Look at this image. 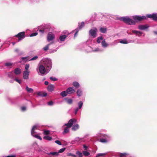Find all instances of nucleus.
Segmentation results:
<instances>
[{
	"label": "nucleus",
	"mask_w": 157,
	"mask_h": 157,
	"mask_svg": "<svg viewBox=\"0 0 157 157\" xmlns=\"http://www.w3.org/2000/svg\"><path fill=\"white\" fill-rule=\"evenodd\" d=\"M13 72L12 71L11 72L9 73L8 74V75L10 77L12 78L13 77Z\"/></svg>",
	"instance_id": "obj_40"
},
{
	"label": "nucleus",
	"mask_w": 157,
	"mask_h": 157,
	"mask_svg": "<svg viewBox=\"0 0 157 157\" xmlns=\"http://www.w3.org/2000/svg\"><path fill=\"white\" fill-rule=\"evenodd\" d=\"M79 128V125L77 124H75L72 127V129L74 131H75L78 129Z\"/></svg>",
	"instance_id": "obj_17"
},
{
	"label": "nucleus",
	"mask_w": 157,
	"mask_h": 157,
	"mask_svg": "<svg viewBox=\"0 0 157 157\" xmlns=\"http://www.w3.org/2000/svg\"><path fill=\"white\" fill-rule=\"evenodd\" d=\"M77 95L78 96H80L82 95V91L80 89H78L77 92Z\"/></svg>",
	"instance_id": "obj_31"
},
{
	"label": "nucleus",
	"mask_w": 157,
	"mask_h": 157,
	"mask_svg": "<svg viewBox=\"0 0 157 157\" xmlns=\"http://www.w3.org/2000/svg\"><path fill=\"white\" fill-rule=\"evenodd\" d=\"M19 50L18 49H16L15 50V51L16 52H18V51H19Z\"/></svg>",
	"instance_id": "obj_59"
},
{
	"label": "nucleus",
	"mask_w": 157,
	"mask_h": 157,
	"mask_svg": "<svg viewBox=\"0 0 157 157\" xmlns=\"http://www.w3.org/2000/svg\"><path fill=\"white\" fill-rule=\"evenodd\" d=\"M38 95L39 96H42V97H44L46 96L47 95V94L46 93H44L43 94L39 92L38 93Z\"/></svg>",
	"instance_id": "obj_36"
},
{
	"label": "nucleus",
	"mask_w": 157,
	"mask_h": 157,
	"mask_svg": "<svg viewBox=\"0 0 157 157\" xmlns=\"http://www.w3.org/2000/svg\"><path fill=\"white\" fill-rule=\"evenodd\" d=\"M65 150V148H62L60 149L59 150V151L58 152H59V153L63 152Z\"/></svg>",
	"instance_id": "obj_49"
},
{
	"label": "nucleus",
	"mask_w": 157,
	"mask_h": 157,
	"mask_svg": "<svg viewBox=\"0 0 157 157\" xmlns=\"http://www.w3.org/2000/svg\"><path fill=\"white\" fill-rule=\"evenodd\" d=\"M15 80L16 81V82H17L18 83H19L20 84H21V81L20 80H19L17 79H16V78L15 79Z\"/></svg>",
	"instance_id": "obj_52"
},
{
	"label": "nucleus",
	"mask_w": 157,
	"mask_h": 157,
	"mask_svg": "<svg viewBox=\"0 0 157 157\" xmlns=\"http://www.w3.org/2000/svg\"><path fill=\"white\" fill-rule=\"evenodd\" d=\"M50 44H49L46 46L45 47H44L43 48V49L44 51H47L49 48V45H50Z\"/></svg>",
	"instance_id": "obj_35"
},
{
	"label": "nucleus",
	"mask_w": 157,
	"mask_h": 157,
	"mask_svg": "<svg viewBox=\"0 0 157 157\" xmlns=\"http://www.w3.org/2000/svg\"><path fill=\"white\" fill-rule=\"evenodd\" d=\"M100 31L103 33H105L106 32V29L105 28H101L100 29Z\"/></svg>",
	"instance_id": "obj_28"
},
{
	"label": "nucleus",
	"mask_w": 157,
	"mask_h": 157,
	"mask_svg": "<svg viewBox=\"0 0 157 157\" xmlns=\"http://www.w3.org/2000/svg\"><path fill=\"white\" fill-rule=\"evenodd\" d=\"M38 58L37 56H35L31 59H29V57H23L21 58L22 60L24 62H26L27 61L34 60Z\"/></svg>",
	"instance_id": "obj_5"
},
{
	"label": "nucleus",
	"mask_w": 157,
	"mask_h": 157,
	"mask_svg": "<svg viewBox=\"0 0 157 157\" xmlns=\"http://www.w3.org/2000/svg\"><path fill=\"white\" fill-rule=\"evenodd\" d=\"M75 140L77 141H79L80 142H81L82 141V139H80L78 137L76 138Z\"/></svg>",
	"instance_id": "obj_47"
},
{
	"label": "nucleus",
	"mask_w": 157,
	"mask_h": 157,
	"mask_svg": "<svg viewBox=\"0 0 157 157\" xmlns=\"http://www.w3.org/2000/svg\"><path fill=\"white\" fill-rule=\"evenodd\" d=\"M45 26H42L40 27V28L41 29H38V30H39V32L41 33H43L45 31Z\"/></svg>",
	"instance_id": "obj_15"
},
{
	"label": "nucleus",
	"mask_w": 157,
	"mask_h": 157,
	"mask_svg": "<svg viewBox=\"0 0 157 157\" xmlns=\"http://www.w3.org/2000/svg\"><path fill=\"white\" fill-rule=\"evenodd\" d=\"M29 71H25L23 72V78L24 79H27L29 78Z\"/></svg>",
	"instance_id": "obj_12"
},
{
	"label": "nucleus",
	"mask_w": 157,
	"mask_h": 157,
	"mask_svg": "<svg viewBox=\"0 0 157 157\" xmlns=\"http://www.w3.org/2000/svg\"><path fill=\"white\" fill-rule=\"evenodd\" d=\"M73 86L76 88H78L79 87V83L77 82H75L73 83Z\"/></svg>",
	"instance_id": "obj_24"
},
{
	"label": "nucleus",
	"mask_w": 157,
	"mask_h": 157,
	"mask_svg": "<svg viewBox=\"0 0 157 157\" xmlns=\"http://www.w3.org/2000/svg\"><path fill=\"white\" fill-rule=\"evenodd\" d=\"M120 43L124 44H126L129 43V42L125 39H124L121 40L120 42Z\"/></svg>",
	"instance_id": "obj_27"
},
{
	"label": "nucleus",
	"mask_w": 157,
	"mask_h": 157,
	"mask_svg": "<svg viewBox=\"0 0 157 157\" xmlns=\"http://www.w3.org/2000/svg\"><path fill=\"white\" fill-rule=\"evenodd\" d=\"M50 133V131L49 130H44V134L46 135H48Z\"/></svg>",
	"instance_id": "obj_37"
},
{
	"label": "nucleus",
	"mask_w": 157,
	"mask_h": 157,
	"mask_svg": "<svg viewBox=\"0 0 157 157\" xmlns=\"http://www.w3.org/2000/svg\"><path fill=\"white\" fill-rule=\"evenodd\" d=\"M149 27L147 25H140L138 26V28L140 30L145 29Z\"/></svg>",
	"instance_id": "obj_13"
},
{
	"label": "nucleus",
	"mask_w": 157,
	"mask_h": 157,
	"mask_svg": "<svg viewBox=\"0 0 157 157\" xmlns=\"http://www.w3.org/2000/svg\"><path fill=\"white\" fill-rule=\"evenodd\" d=\"M99 51H100L99 49L98 48H97L96 49H95L94 50V51H95V52Z\"/></svg>",
	"instance_id": "obj_56"
},
{
	"label": "nucleus",
	"mask_w": 157,
	"mask_h": 157,
	"mask_svg": "<svg viewBox=\"0 0 157 157\" xmlns=\"http://www.w3.org/2000/svg\"><path fill=\"white\" fill-rule=\"evenodd\" d=\"M67 101V103L69 104H71L73 102V100L71 99H66Z\"/></svg>",
	"instance_id": "obj_34"
},
{
	"label": "nucleus",
	"mask_w": 157,
	"mask_h": 157,
	"mask_svg": "<svg viewBox=\"0 0 157 157\" xmlns=\"http://www.w3.org/2000/svg\"><path fill=\"white\" fill-rule=\"evenodd\" d=\"M29 64H26L25 66V69L26 70L25 71H29L28 69L29 67Z\"/></svg>",
	"instance_id": "obj_43"
},
{
	"label": "nucleus",
	"mask_w": 157,
	"mask_h": 157,
	"mask_svg": "<svg viewBox=\"0 0 157 157\" xmlns=\"http://www.w3.org/2000/svg\"><path fill=\"white\" fill-rule=\"evenodd\" d=\"M55 142L57 144H58L61 145H62V144L60 142V141L59 140H56L55 141Z\"/></svg>",
	"instance_id": "obj_48"
},
{
	"label": "nucleus",
	"mask_w": 157,
	"mask_h": 157,
	"mask_svg": "<svg viewBox=\"0 0 157 157\" xmlns=\"http://www.w3.org/2000/svg\"><path fill=\"white\" fill-rule=\"evenodd\" d=\"M44 84L45 85H48V82L47 81H45L44 82Z\"/></svg>",
	"instance_id": "obj_57"
},
{
	"label": "nucleus",
	"mask_w": 157,
	"mask_h": 157,
	"mask_svg": "<svg viewBox=\"0 0 157 157\" xmlns=\"http://www.w3.org/2000/svg\"><path fill=\"white\" fill-rule=\"evenodd\" d=\"M12 64L10 62L6 63H5V66L7 67H10L12 65Z\"/></svg>",
	"instance_id": "obj_41"
},
{
	"label": "nucleus",
	"mask_w": 157,
	"mask_h": 157,
	"mask_svg": "<svg viewBox=\"0 0 157 157\" xmlns=\"http://www.w3.org/2000/svg\"><path fill=\"white\" fill-rule=\"evenodd\" d=\"M119 42L117 40H115L114 42H113V44H117V43H119Z\"/></svg>",
	"instance_id": "obj_55"
},
{
	"label": "nucleus",
	"mask_w": 157,
	"mask_h": 157,
	"mask_svg": "<svg viewBox=\"0 0 157 157\" xmlns=\"http://www.w3.org/2000/svg\"><path fill=\"white\" fill-rule=\"evenodd\" d=\"M133 18L135 21H141L146 19V17L144 16H134L133 17Z\"/></svg>",
	"instance_id": "obj_4"
},
{
	"label": "nucleus",
	"mask_w": 157,
	"mask_h": 157,
	"mask_svg": "<svg viewBox=\"0 0 157 157\" xmlns=\"http://www.w3.org/2000/svg\"><path fill=\"white\" fill-rule=\"evenodd\" d=\"M37 125H34L33 127L31 132V135L39 139L40 140H41L42 138L41 137L36 134V132L34 131L37 128Z\"/></svg>",
	"instance_id": "obj_3"
},
{
	"label": "nucleus",
	"mask_w": 157,
	"mask_h": 157,
	"mask_svg": "<svg viewBox=\"0 0 157 157\" xmlns=\"http://www.w3.org/2000/svg\"><path fill=\"white\" fill-rule=\"evenodd\" d=\"M52 63L51 60L48 58H44L41 61V64L38 65L40 75L46 74L52 68Z\"/></svg>",
	"instance_id": "obj_1"
},
{
	"label": "nucleus",
	"mask_w": 157,
	"mask_h": 157,
	"mask_svg": "<svg viewBox=\"0 0 157 157\" xmlns=\"http://www.w3.org/2000/svg\"><path fill=\"white\" fill-rule=\"evenodd\" d=\"M48 104L49 105H52L53 104V102L52 101H51L48 102Z\"/></svg>",
	"instance_id": "obj_50"
},
{
	"label": "nucleus",
	"mask_w": 157,
	"mask_h": 157,
	"mask_svg": "<svg viewBox=\"0 0 157 157\" xmlns=\"http://www.w3.org/2000/svg\"><path fill=\"white\" fill-rule=\"evenodd\" d=\"M79 109L78 108H77L75 109V114H76L77 113Z\"/></svg>",
	"instance_id": "obj_54"
},
{
	"label": "nucleus",
	"mask_w": 157,
	"mask_h": 157,
	"mask_svg": "<svg viewBox=\"0 0 157 157\" xmlns=\"http://www.w3.org/2000/svg\"><path fill=\"white\" fill-rule=\"evenodd\" d=\"M84 23L83 22H82L81 23V25H79V28H76L75 30H73L72 32H74L75 31V33L74 37H75L77 35V33L79 31V29H81L82 27L84 26Z\"/></svg>",
	"instance_id": "obj_9"
},
{
	"label": "nucleus",
	"mask_w": 157,
	"mask_h": 157,
	"mask_svg": "<svg viewBox=\"0 0 157 157\" xmlns=\"http://www.w3.org/2000/svg\"><path fill=\"white\" fill-rule=\"evenodd\" d=\"M83 154L85 156H87L90 155V153L86 151H83Z\"/></svg>",
	"instance_id": "obj_32"
},
{
	"label": "nucleus",
	"mask_w": 157,
	"mask_h": 157,
	"mask_svg": "<svg viewBox=\"0 0 157 157\" xmlns=\"http://www.w3.org/2000/svg\"><path fill=\"white\" fill-rule=\"evenodd\" d=\"M146 17L148 18H152L154 20H157V14L156 13L147 14Z\"/></svg>",
	"instance_id": "obj_10"
},
{
	"label": "nucleus",
	"mask_w": 157,
	"mask_h": 157,
	"mask_svg": "<svg viewBox=\"0 0 157 157\" xmlns=\"http://www.w3.org/2000/svg\"><path fill=\"white\" fill-rule=\"evenodd\" d=\"M119 20L123 21L125 23L128 25H133L135 24V21L132 20L128 17H121L119 18Z\"/></svg>",
	"instance_id": "obj_2"
},
{
	"label": "nucleus",
	"mask_w": 157,
	"mask_h": 157,
	"mask_svg": "<svg viewBox=\"0 0 157 157\" xmlns=\"http://www.w3.org/2000/svg\"><path fill=\"white\" fill-rule=\"evenodd\" d=\"M132 32L133 33H134L136 34H137L139 33L140 35L141 34V33L140 31H136V30H133Z\"/></svg>",
	"instance_id": "obj_42"
},
{
	"label": "nucleus",
	"mask_w": 157,
	"mask_h": 157,
	"mask_svg": "<svg viewBox=\"0 0 157 157\" xmlns=\"http://www.w3.org/2000/svg\"><path fill=\"white\" fill-rule=\"evenodd\" d=\"M154 33L155 34H156V35H157V31H154Z\"/></svg>",
	"instance_id": "obj_60"
},
{
	"label": "nucleus",
	"mask_w": 157,
	"mask_h": 157,
	"mask_svg": "<svg viewBox=\"0 0 157 157\" xmlns=\"http://www.w3.org/2000/svg\"><path fill=\"white\" fill-rule=\"evenodd\" d=\"M83 147L85 149H87L88 148V147L87 146L85 145H83Z\"/></svg>",
	"instance_id": "obj_58"
},
{
	"label": "nucleus",
	"mask_w": 157,
	"mask_h": 157,
	"mask_svg": "<svg viewBox=\"0 0 157 157\" xmlns=\"http://www.w3.org/2000/svg\"><path fill=\"white\" fill-rule=\"evenodd\" d=\"M67 126V127L65 128L64 129V131L63 132V134L68 132L69 130V128H71L69 127L68 126Z\"/></svg>",
	"instance_id": "obj_19"
},
{
	"label": "nucleus",
	"mask_w": 157,
	"mask_h": 157,
	"mask_svg": "<svg viewBox=\"0 0 157 157\" xmlns=\"http://www.w3.org/2000/svg\"><path fill=\"white\" fill-rule=\"evenodd\" d=\"M106 154V153H98L97 154L96 157H99L105 155Z\"/></svg>",
	"instance_id": "obj_30"
},
{
	"label": "nucleus",
	"mask_w": 157,
	"mask_h": 157,
	"mask_svg": "<svg viewBox=\"0 0 157 157\" xmlns=\"http://www.w3.org/2000/svg\"><path fill=\"white\" fill-rule=\"evenodd\" d=\"M25 89L28 92L30 93H33V89L32 88H29L28 86H26Z\"/></svg>",
	"instance_id": "obj_21"
},
{
	"label": "nucleus",
	"mask_w": 157,
	"mask_h": 157,
	"mask_svg": "<svg viewBox=\"0 0 157 157\" xmlns=\"http://www.w3.org/2000/svg\"><path fill=\"white\" fill-rule=\"evenodd\" d=\"M67 94L68 93L66 90V91H62L61 92L60 94L62 97H64L66 96L67 95Z\"/></svg>",
	"instance_id": "obj_25"
},
{
	"label": "nucleus",
	"mask_w": 157,
	"mask_h": 157,
	"mask_svg": "<svg viewBox=\"0 0 157 157\" xmlns=\"http://www.w3.org/2000/svg\"><path fill=\"white\" fill-rule=\"evenodd\" d=\"M76 154L78 155L79 157H82V154L81 152L78 151H77Z\"/></svg>",
	"instance_id": "obj_44"
},
{
	"label": "nucleus",
	"mask_w": 157,
	"mask_h": 157,
	"mask_svg": "<svg viewBox=\"0 0 157 157\" xmlns=\"http://www.w3.org/2000/svg\"><path fill=\"white\" fill-rule=\"evenodd\" d=\"M43 138L44 139L48 141H51L52 140V138L49 136H44Z\"/></svg>",
	"instance_id": "obj_26"
},
{
	"label": "nucleus",
	"mask_w": 157,
	"mask_h": 157,
	"mask_svg": "<svg viewBox=\"0 0 157 157\" xmlns=\"http://www.w3.org/2000/svg\"><path fill=\"white\" fill-rule=\"evenodd\" d=\"M97 30L96 28H94L91 29L89 31V33L90 35L93 37H95L96 36V32Z\"/></svg>",
	"instance_id": "obj_8"
},
{
	"label": "nucleus",
	"mask_w": 157,
	"mask_h": 157,
	"mask_svg": "<svg viewBox=\"0 0 157 157\" xmlns=\"http://www.w3.org/2000/svg\"><path fill=\"white\" fill-rule=\"evenodd\" d=\"M99 141L100 142L102 143H106L107 142V141L105 139H100Z\"/></svg>",
	"instance_id": "obj_39"
},
{
	"label": "nucleus",
	"mask_w": 157,
	"mask_h": 157,
	"mask_svg": "<svg viewBox=\"0 0 157 157\" xmlns=\"http://www.w3.org/2000/svg\"><path fill=\"white\" fill-rule=\"evenodd\" d=\"M12 44H13V45H14L15 44V43L14 42H13L12 43Z\"/></svg>",
	"instance_id": "obj_61"
},
{
	"label": "nucleus",
	"mask_w": 157,
	"mask_h": 157,
	"mask_svg": "<svg viewBox=\"0 0 157 157\" xmlns=\"http://www.w3.org/2000/svg\"><path fill=\"white\" fill-rule=\"evenodd\" d=\"M21 108V110L22 111H24L26 109V108L25 107V106L22 107Z\"/></svg>",
	"instance_id": "obj_51"
},
{
	"label": "nucleus",
	"mask_w": 157,
	"mask_h": 157,
	"mask_svg": "<svg viewBox=\"0 0 157 157\" xmlns=\"http://www.w3.org/2000/svg\"><path fill=\"white\" fill-rule=\"evenodd\" d=\"M50 79L52 81H56L57 80V79L56 78L51 77L50 78Z\"/></svg>",
	"instance_id": "obj_46"
},
{
	"label": "nucleus",
	"mask_w": 157,
	"mask_h": 157,
	"mask_svg": "<svg viewBox=\"0 0 157 157\" xmlns=\"http://www.w3.org/2000/svg\"><path fill=\"white\" fill-rule=\"evenodd\" d=\"M76 121L75 119L74 118L70 119L68 121V123L67 124H64V126H68L69 127H71L73 125L74 123L76 122Z\"/></svg>",
	"instance_id": "obj_6"
},
{
	"label": "nucleus",
	"mask_w": 157,
	"mask_h": 157,
	"mask_svg": "<svg viewBox=\"0 0 157 157\" xmlns=\"http://www.w3.org/2000/svg\"><path fill=\"white\" fill-rule=\"evenodd\" d=\"M83 105V102L82 101H80L78 103V108L79 109H80L81 108Z\"/></svg>",
	"instance_id": "obj_29"
},
{
	"label": "nucleus",
	"mask_w": 157,
	"mask_h": 157,
	"mask_svg": "<svg viewBox=\"0 0 157 157\" xmlns=\"http://www.w3.org/2000/svg\"><path fill=\"white\" fill-rule=\"evenodd\" d=\"M68 94H71L75 92V90L72 87H69L66 90Z\"/></svg>",
	"instance_id": "obj_14"
},
{
	"label": "nucleus",
	"mask_w": 157,
	"mask_h": 157,
	"mask_svg": "<svg viewBox=\"0 0 157 157\" xmlns=\"http://www.w3.org/2000/svg\"><path fill=\"white\" fill-rule=\"evenodd\" d=\"M127 155V154L126 153H118V157H124Z\"/></svg>",
	"instance_id": "obj_23"
},
{
	"label": "nucleus",
	"mask_w": 157,
	"mask_h": 157,
	"mask_svg": "<svg viewBox=\"0 0 157 157\" xmlns=\"http://www.w3.org/2000/svg\"><path fill=\"white\" fill-rule=\"evenodd\" d=\"M102 46L103 47L105 48L107 47L108 44L105 42V40H103L101 42Z\"/></svg>",
	"instance_id": "obj_20"
},
{
	"label": "nucleus",
	"mask_w": 157,
	"mask_h": 157,
	"mask_svg": "<svg viewBox=\"0 0 157 157\" xmlns=\"http://www.w3.org/2000/svg\"><path fill=\"white\" fill-rule=\"evenodd\" d=\"M67 36L66 35H64L60 36L59 39L61 41H64L66 38Z\"/></svg>",
	"instance_id": "obj_22"
},
{
	"label": "nucleus",
	"mask_w": 157,
	"mask_h": 157,
	"mask_svg": "<svg viewBox=\"0 0 157 157\" xmlns=\"http://www.w3.org/2000/svg\"><path fill=\"white\" fill-rule=\"evenodd\" d=\"M25 33L24 32L19 33L18 34L15 36L18 37L19 39V40H20L24 38L25 36Z\"/></svg>",
	"instance_id": "obj_11"
},
{
	"label": "nucleus",
	"mask_w": 157,
	"mask_h": 157,
	"mask_svg": "<svg viewBox=\"0 0 157 157\" xmlns=\"http://www.w3.org/2000/svg\"><path fill=\"white\" fill-rule=\"evenodd\" d=\"M37 34H38V33L36 32L30 34V37L35 36H36V35H37Z\"/></svg>",
	"instance_id": "obj_45"
},
{
	"label": "nucleus",
	"mask_w": 157,
	"mask_h": 157,
	"mask_svg": "<svg viewBox=\"0 0 157 157\" xmlns=\"http://www.w3.org/2000/svg\"><path fill=\"white\" fill-rule=\"evenodd\" d=\"M47 89L49 91L52 92L54 89V86L53 85H49Z\"/></svg>",
	"instance_id": "obj_16"
},
{
	"label": "nucleus",
	"mask_w": 157,
	"mask_h": 157,
	"mask_svg": "<svg viewBox=\"0 0 157 157\" xmlns=\"http://www.w3.org/2000/svg\"><path fill=\"white\" fill-rule=\"evenodd\" d=\"M49 154L52 155H59V152H50Z\"/></svg>",
	"instance_id": "obj_33"
},
{
	"label": "nucleus",
	"mask_w": 157,
	"mask_h": 157,
	"mask_svg": "<svg viewBox=\"0 0 157 157\" xmlns=\"http://www.w3.org/2000/svg\"><path fill=\"white\" fill-rule=\"evenodd\" d=\"M21 69L18 68H16L14 71V73L16 75H19L21 73Z\"/></svg>",
	"instance_id": "obj_18"
},
{
	"label": "nucleus",
	"mask_w": 157,
	"mask_h": 157,
	"mask_svg": "<svg viewBox=\"0 0 157 157\" xmlns=\"http://www.w3.org/2000/svg\"><path fill=\"white\" fill-rule=\"evenodd\" d=\"M68 155L71 156H73V157H76V156L75 155L71 154V153H69Z\"/></svg>",
	"instance_id": "obj_53"
},
{
	"label": "nucleus",
	"mask_w": 157,
	"mask_h": 157,
	"mask_svg": "<svg viewBox=\"0 0 157 157\" xmlns=\"http://www.w3.org/2000/svg\"><path fill=\"white\" fill-rule=\"evenodd\" d=\"M55 38L54 34L52 32H49L48 35L47 40L48 41H50L54 40Z\"/></svg>",
	"instance_id": "obj_7"
},
{
	"label": "nucleus",
	"mask_w": 157,
	"mask_h": 157,
	"mask_svg": "<svg viewBox=\"0 0 157 157\" xmlns=\"http://www.w3.org/2000/svg\"><path fill=\"white\" fill-rule=\"evenodd\" d=\"M103 40V38L102 37H100L98 38L97 40V42L98 43H100L101 42V41Z\"/></svg>",
	"instance_id": "obj_38"
}]
</instances>
